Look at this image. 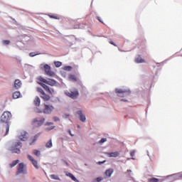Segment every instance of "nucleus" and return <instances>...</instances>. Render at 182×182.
<instances>
[{
  "label": "nucleus",
  "instance_id": "nucleus-1",
  "mask_svg": "<svg viewBox=\"0 0 182 182\" xmlns=\"http://www.w3.org/2000/svg\"><path fill=\"white\" fill-rule=\"evenodd\" d=\"M11 114L10 112L6 111L1 116V122L6 124V133L4 136H6L9 132L10 125L9 122L11 120Z\"/></svg>",
  "mask_w": 182,
  "mask_h": 182
},
{
  "label": "nucleus",
  "instance_id": "nucleus-2",
  "mask_svg": "<svg viewBox=\"0 0 182 182\" xmlns=\"http://www.w3.org/2000/svg\"><path fill=\"white\" fill-rule=\"evenodd\" d=\"M115 92L117 94V96L119 97H125L129 96V95H131L132 93L129 89H119V88H116Z\"/></svg>",
  "mask_w": 182,
  "mask_h": 182
},
{
  "label": "nucleus",
  "instance_id": "nucleus-3",
  "mask_svg": "<svg viewBox=\"0 0 182 182\" xmlns=\"http://www.w3.org/2000/svg\"><path fill=\"white\" fill-rule=\"evenodd\" d=\"M65 95L71 99L76 100L79 96V92L77 91V89L74 88L70 90L69 91H65Z\"/></svg>",
  "mask_w": 182,
  "mask_h": 182
},
{
  "label": "nucleus",
  "instance_id": "nucleus-4",
  "mask_svg": "<svg viewBox=\"0 0 182 182\" xmlns=\"http://www.w3.org/2000/svg\"><path fill=\"white\" fill-rule=\"evenodd\" d=\"M37 91L41 94V98L44 101L46 102L50 100V96L45 93L43 89L41 87H37Z\"/></svg>",
  "mask_w": 182,
  "mask_h": 182
},
{
  "label": "nucleus",
  "instance_id": "nucleus-5",
  "mask_svg": "<svg viewBox=\"0 0 182 182\" xmlns=\"http://www.w3.org/2000/svg\"><path fill=\"white\" fill-rule=\"evenodd\" d=\"M39 80L41 82H43V83H46L48 85H50V86H54L56 85V80H53V79H44L43 77H40L39 78Z\"/></svg>",
  "mask_w": 182,
  "mask_h": 182
},
{
  "label": "nucleus",
  "instance_id": "nucleus-6",
  "mask_svg": "<svg viewBox=\"0 0 182 182\" xmlns=\"http://www.w3.org/2000/svg\"><path fill=\"white\" fill-rule=\"evenodd\" d=\"M45 120L46 119L44 118H42L41 119L36 118L32 121V125H33L34 127H39L43 125Z\"/></svg>",
  "mask_w": 182,
  "mask_h": 182
},
{
  "label": "nucleus",
  "instance_id": "nucleus-7",
  "mask_svg": "<svg viewBox=\"0 0 182 182\" xmlns=\"http://www.w3.org/2000/svg\"><path fill=\"white\" fill-rule=\"evenodd\" d=\"M26 170L25 168V165L23 163H21L18 166L17 171H16V176H18L19 173H26Z\"/></svg>",
  "mask_w": 182,
  "mask_h": 182
},
{
  "label": "nucleus",
  "instance_id": "nucleus-8",
  "mask_svg": "<svg viewBox=\"0 0 182 182\" xmlns=\"http://www.w3.org/2000/svg\"><path fill=\"white\" fill-rule=\"evenodd\" d=\"M22 146V144L21 141H18L15 144L14 146H13L11 148V151L12 153H15V154H19L21 152V150L17 148V146Z\"/></svg>",
  "mask_w": 182,
  "mask_h": 182
},
{
  "label": "nucleus",
  "instance_id": "nucleus-9",
  "mask_svg": "<svg viewBox=\"0 0 182 182\" xmlns=\"http://www.w3.org/2000/svg\"><path fill=\"white\" fill-rule=\"evenodd\" d=\"M44 70L48 76L53 77L55 75V72L50 70V66H49L48 64H46L44 66Z\"/></svg>",
  "mask_w": 182,
  "mask_h": 182
},
{
  "label": "nucleus",
  "instance_id": "nucleus-10",
  "mask_svg": "<svg viewBox=\"0 0 182 182\" xmlns=\"http://www.w3.org/2000/svg\"><path fill=\"white\" fill-rule=\"evenodd\" d=\"M54 109H55V107L53 105H44V109H43V112L46 114H50V113H51V112Z\"/></svg>",
  "mask_w": 182,
  "mask_h": 182
},
{
  "label": "nucleus",
  "instance_id": "nucleus-11",
  "mask_svg": "<svg viewBox=\"0 0 182 182\" xmlns=\"http://www.w3.org/2000/svg\"><path fill=\"white\" fill-rule=\"evenodd\" d=\"M40 85H41V87L50 95H53L55 94V92L54 90V89L53 88H50L48 85L43 84V83H39Z\"/></svg>",
  "mask_w": 182,
  "mask_h": 182
},
{
  "label": "nucleus",
  "instance_id": "nucleus-12",
  "mask_svg": "<svg viewBox=\"0 0 182 182\" xmlns=\"http://www.w3.org/2000/svg\"><path fill=\"white\" fill-rule=\"evenodd\" d=\"M28 160L31 162V164L33 165V167L36 169H39V166H38L37 161L31 155H28Z\"/></svg>",
  "mask_w": 182,
  "mask_h": 182
},
{
  "label": "nucleus",
  "instance_id": "nucleus-13",
  "mask_svg": "<svg viewBox=\"0 0 182 182\" xmlns=\"http://www.w3.org/2000/svg\"><path fill=\"white\" fill-rule=\"evenodd\" d=\"M21 141H26L28 139V132L23 131L21 133V135L18 136Z\"/></svg>",
  "mask_w": 182,
  "mask_h": 182
},
{
  "label": "nucleus",
  "instance_id": "nucleus-14",
  "mask_svg": "<svg viewBox=\"0 0 182 182\" xmlns=\"http://www.w3.org/2000/svg\"><path fill=\"white\" fill-rule=\"evenodd\" d=\"M168 178H170L172 180L182 179V173H178L176 174H173L172 176H168Z\"/></svg>",
  "mask_w": 182,
  "mask_h": 182
},
{
  "label": "nucleus",
  "instance_id": "nucleus-15",
  "mask_svg": "<svg viewBox=\"0 0 182 182\" xmlns=\"http://www.w3.org/2000/svg\"><path fill=\"white\" fill-rule=\"evenodd\" d=\"M22 83L19 79H16L14 80V88L16 90H19L21 87Z\"/></svg>",
  "mask_w": 182,
  "mask_h": 182
},
{
  "label": "nucleus",
  "instance_id": "nucleus-16",
  "mask_svg": "<svg viewBox=\"0 0 182 182\" xmlns=\"http://www.w3.org/2000/svg\"><path fill=\"white\" fill-rule=\"evenodd\" d=\"M109 157H117L120 155L119 151H114V152H105Z\"/></svg>",
  "mask_w": 182,
  "mask_h": 182
},
{
  "label": "nucleus",
  "instance_id": "nucleus-17",
  "mask_svg": "<svg viewBox=\"0 0 182 182\" xmlns=\"http://www.w3.org/2000/svg\"><path fill=\"white\" fill-rule=\"evenodd\" d=\"M77 114H78V116L80 117V120L81 122H85L86 121L85 115L83 114L82 111H81V110L78 111Z\"/></svg>",
  "mask_w": 182,
  "mask_h": 182
},
{
  "label": "nucleus",
  "instance_id": "nucleus-18",
  "mask_svg": "<svg viewBox=\"0 0 182 182\" xmlns=\"http://www.w3.org/2000/svg\"><path fill=\"white\" fill-rule=\"evenodd\" d=\"M136 63H145L146 60L142 59L140 55H138L137 57L135 58Z\"/></svg>",
  "mask_w": 182,
  "mask_h": 182
},
{
  "label": "nucleus",
  "instance_id": "nucleus-19",
  "mask_svg": "<svg viewBox=\"0 0 182 182\" xmlns=\"http://www.w3.org/2000/svg\"><path fill=\"white\" fill-rule=\"evenodd\" d=\"M40 135H41V133H38V134H37L36 136H34L31 139L30 145L33 144L37 141V139L39 137Z\"/></svg>",
  "mask_w": 182,
  "mask_h": 182
},
{
  "label": "nucleus",
  "instance_id": "nucleus-20",
  "mask_svg": "<svg viewBox=\"0 0 182 182\" xmlns=\"http://www.w3.org/2000/svg\"><path fill=\"white\" fill-rule=\"evenodd\" d=\"M113 172H114V169H112V168L107 169V171H105V176L107 177H111Z\"/></svg>",
  "mask_w": 182,
  "mask_h": 182
},
{
  "label": "nucleus",
  "instance_id": "nucleus-21",
  "mask_svg": "<svg viewBox=\"0 0 182 182\" xmlns=\"http://www.w3.org/2000/svg\"><path fill=\"white\" fill-rule=\"evenodd\" d=\"M34 104L36 107H39L41 105V100L39 97H36L34 100Z\"/></svg>",
  "mask_w": 182,
  "mask_h": 182
},
{
  "label": "nucleus",
  "instance_id": "nucleus-22",
  "mask_svg": "<svg viewBox=\"0 0 182 182\" xmlns=\"http://www.w3.org/2000/svg\"><path fill=\"white\" fill-rule=\"evenodd\" d=\"M21 97V93L19 92H15L13 95H12V97L14 99H18Z\"/></svg>",
  "mask_w": 182,
  "mask_h": 182
},
{
  "label": "nucleus",
  "instance_id": "nucleus-23",
  "mask_svg": "<svg viewBox=\"0 0 182 182\" xmlns=\"http://www.w3.org/2000/svg\"><path fill=\"white\" fill-rule=\"evenodd\" d=\"M18 163H19V159H16V160L13 161V162L9 164L10 168H14V167H15V166H16V164H18Z\"/></svg>",
  "mask_w": 182,
  "mask_h": 182
},
{
  "label": "nucleus",
  "instance_id": "nucleus-24",
  "mask_svg": "<svg viewBox=\"0 0 182 182\" xmlns=\"http://www.w3.org/2000/svg\"><path fill=\"white\" fill-rule=\"evenodd\" d=\"M69 80L71 81H73V82H77V77L74 75H69Z\"/></svg>",
  "mask_w": 182,
  "mask_h": 182
},
{
  "label": "nucleus",
  "instance_id": "nucleus-25",
  "mask_svg": "<svg viewBox=\"0 0 182 182\" xmlns=\"http://www.w3.org/2000/svg\"><path fill=\"white\" fill-rule=\"evenodd\" d=\"M47 149H50L53 146L52 140L50 139L47 141V144L46 145Z\"/></svg>",
  "mask_w": 182,
  "mask_h": 182
},
{
  "label": "nucleus",
  "instance_id": "nucleus-26",
  "mask_svg": "<svg viewBox=\"0 0 182 182\" xmlns=\"http://www.w3.org/2000/svg\"><path fill=\"white\" fill-rule=\"evenodd\" d=\"M67 176H68V177L71 178V179H72L73 181H78L75 178V176H74L73 173H68L67 174Z\"/></svg>",
  "mask_w": 182,
  "mask_h": 182
},
{
  "label": "nucleus",
  "instance_id": "nucleus-27",
  "mask_svg": "<svg viewBox=\"0 0 182 182\" xmlns=\"http://www.w3.org/2000/svg\"><path fill=\"white\" fill-rule=\"evenodd\" d=\"M148 182H160V180L159 179H157V178H150L149 180H148Z\"/></svg>",
  "mask_w": 182,
  "mask_h": 182
},
{
  "label": "nucleus",
  "instance_id": "nucleus-28",
  "mask_svg": "<svg viewBox=\"0 0 182 182\" xmlns=\"http://www.w3.org/2000/svg\"><path fill=\"white\" fill-rule=\"evenodd\" d=\"M50 18H53V19H56V20H59L60 17L58 15H48Z\"/></svg>",
  "mask_w": 182,
  "mask_h": 182
},
{
  "label": "nucleus",
  "instance_id": "nucleus-29",
  "mask_svg": "<svg viewBox=\"0 0 182 182\" xmlns=\"http://www.w3.org/2000/svg\"><path fill=\"white\" fill-rule=\"evenodd\" d=\"M33 154L37 156H40L41 155V151L39 150H37V149H34L33 151Z\"/></svg>",
  "mask_w": 182,
  "mask_h": 182
},
{
  "label": "nucleus",
  "instance_id": "nucleus-30",
  "mask_svg": "<svg viewBox=\"0 0 182 182\" xmlns=\"http://www.w3.org/2000/svg\"><path fill=\"white\" fill-rule=\"evenodd\" d=\"M54 65L55 67L59 68L62 65V63L60 61H55L54 62Z\"/></svg>",
  "mask_w": 182,
  "mask_h": 182
},
{
  "label": "nucleus",
  "instance_id": "nucleus-31",
  "mask_svg": "<svg viewBox=\"0 0 182 182\" xmlns=\"http://www.w3.org/2000/svg\"><path fill=\"white\" fill-rule=\"evenodd\" d=\"M50 178H51L52 179H54V180H59V176H57V175H54V174L50 175Z\"/></svg>",
  "mask_w": 182,
  "mask_h": 182
},
{
  "label": "nucleus",
  "instance_id": "nucleus-32",
  "mask_svg": "<svg viewBox=\"0 0 182 182\" xmlns=\"http://www.w3.org/2000/svg\"><path fill=\"white\" fill-rule=\"evenodd\" d=\"M2 43H3V45L7 46V45H9L11 43V41H8V40H4V41H2Z\"/></svg>",
  "mask_w": 182,
  "mask_h": 182
},
{
  "label": "nucleus",
  "instance_id": "nucleus-33",
  "mask_svg": "<svg viewBox=\"0 0 182 182\" xmlns=\"http://www.w3.org/2000/svg\"><path fill=\"white\" fill-rule=\"evenodd\" d=\"M40 55V53H36L34 52L30 53L29 55L30 57H35L36 55Z\"/></svg>",
  "mask_w": 182,
  "mask_h": 182
},
{
  "label": "nucleus",
  "instance_id": "nucleus-34",
  "mask_svg": "<svg viewBox=\"0 0 182 182\" xmlns=\"http://www.w3.org/2000/svg\"><path fill=\"white\" fill-rule=\"evenodd\" d=\"M106 141H107V138H102V139L99 141V143H100V144H103V143H105V142H106Z\"/></svg>",
  "mask_w": 182,
  "mask_h": 182
},
{
  "label": "nucleus",
  "instance_id": "nucleus-35",
  "mask_svg": "<svg viewBox=\"0 0 182 182\" xmlns=\"http://www.w3.org/2000/svg\"><path fill=\"white\" fill-rule=\"evenodd\" d=\"M134 155H135V151H134V150L131 151H130V156H131L132 157H133Z\"/></svg>",
  "mask_w": 182,
  "mask_h": 182
},
{
  "label": "nucleus",
  "instance_id": "nucleus-36",
  "mask_svg": "<svg viewBox=\"0 0 182 182\" xmlns=\"http://www.w3.org/2000/svg\"><path fill=\"white\" fill-rule=\"evenodd\" d=\"M109 44H111V45H112V46H114L117 47L116 43H114L113 41H109Z\"/></svg>",
  "mask_w": 182,
  "mask_h": 182
},
{
  "label": "nucleus",
  "instance_id": "nucleus-37",
  "mask_svg": "<svg viewBox=\"0 0 182 182\" xmlns=\"http://www.w3.org/2000/svg\"><path fill=\"white\" fill-rule=\"evenodd\" d=\"M53 120H54L55 122H58V121L60 120V119L58 118V117H53Z\"/></svg>",
  "mask_w": 182,
  "mask_h": 182
},
{
  "label": "nucleus",
  "instance_id": "nucleus-38",
  "mask_svg": "<svg viewBox=\"0 0 182 182\" xmlns=\"http://www.w3.org/2000/svg\"><path fill=\"white\" fill-rule=\"evenodd\" d=\"M102 180V177H97V179H96V181H97V182H100Z\"/></svg>",
  "mask_w": 182,
  "mask_h": 182
},
{
  "label": "nucleus",
  "instance_id": "nucleus-39",
  "mask_svg": "<svg viewBox=\"0 0 182 182\" xmlns=\"http://www.w3.org/2000/svg\"><path fill=\"white\" fill-rule=\"evenodd\" d=\"M97 19L102 23H104V22L102 21V20H101L100 17L97 16Z\"/></svg>",
  "mask_w": 182,
  "mask_h": 182
},
{
  "label": "nucleus",
  "instance_id": "nucleus-40",
  "mask_svg": "<svg viewBox=\"0 0 182 182\" xmlns=\"http://www.w3.org/2000/svg\"><path fill=\"white\" fill-rule=\"evenodd\" d=\"M53 122H47V123L46 124V126H50V125H53Z\"/></svg>",
  "mask_w": 182,
  "mask_h": 182
},
{
  "label": "nucleus",
  "instance_id": "nucleus-41",
  "mask_svg": "<svg viewBox=\"0 0 182 182\" xmlns=\"http://www.w3.org/2000/svg\"><path fill=\"white\" fill-rule=\"evenodd\" d=\"M105 162H106V160H104V161H102V162L99 161L97 164L100 165V164H104Z\"/></svg>",
  "mask_w": 182,
  "mask_h": 182
},
{
  "label": "nucleus",
  "instance_id": "nucleus-42",
  "mask_svg": "<svg viewBox=\"0 0 182 182\" xmlns=\"http://www.w3.org/2000/svg\"><path fill=\"white\" fill-rule=\"evenodd\" d=\"M68 133L71 135V136H73L74 135L72 134L71 131L69 129Z\"/></svg>",
  "mask_w": 182,
  "mask_h": 182
},
{
  "label": "nucleus",
  "instance_id": "nucleus-43",
  "mask_svg": "<svg viewBox=\"0 0 182 182\" xmlns=\"http://www.w3.org/2000/svg\"><path fill=\"white\" fill-rule=\"evenodd\" d=\"M54 128H55V127H51V128H48L47 130L49 131V130L53 129H54Z\"/></svg>",
  "mask_w": 182,
  "mask_h": 182
},
{
  "label": "nucleus",
  "instance_id": "nucleus-44",
  "mask_svg": "<svg viewBox=\"0 0 182 182\" xmlns=\"http://www.w3.org/2000/svg\"><path fill=\"white\" fill-rule=\"evenodd\" d=\"M121 101L127 102V100H121Z\"/></svg>",
  "mask_w": 182,
  "mask_h": 182
},
{
  "label": "nucleus",
  "instance_id": "nucleus-45",
  "mask_svg": "<svg viewBox=\"0 0 182 182\" xmlns=\"http://www.w3.org/2000/svg\"><path fill=\"white\" fill-rule=\"evenodd\" d=\"M65 163L67 166H69V164H68V162H66V161H65Z\"/></svg>",
  "mask_w": 182,
  "mask_h": 182
},
{
  "label": "nucleus",
  "instance_id": "nucleus-46",
  "mask_svg": "<svg viewBox=\"0 0 182 182\" xmlns=\"http://www.w3.org/2000/svg\"><path fill=\"white\" fill-rule=\"evenodd\" d=\"M127 172H132V171H130V170H128V171H127Z\"/></svg>",
  "mask_w": 182,
  "mask_h": 182
},
{
  "label": "nucleus",
  "instance_id": "nucleus-47",
  "mask_svg": "<svg viewBox=\"0 0 182 182\" xmlns=\"http://www.w3.org/2000/svg\"><path fill=\"white\" fill-rule=\"evenodd\" d=\"M77 127L80 128V125H78Z\"/></svg>",
  "mask_w": 182,
  "mask_h": 182
}]
</instances>
